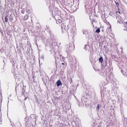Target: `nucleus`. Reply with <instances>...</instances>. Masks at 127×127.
<instances>
[{
  "label": "nucleus",
  "mask_w": 127,
  "mask_h": 127,
  "mask_svg": "<svg viewBox=\"0 0 127 127\" xmlns=\"http://www.w3.org/2000/svg\"><path fill=\"white\" fill-rule=\"evenodd\" d=\"M100 32V29L99 28H98V29H97L96 31V32L97 33H99Z\"/></svg>",
  "instance_id": "1a4fd4ad"
},
{
  "label": "nucleus",
  "mask_w": 127,
  "mask_h": 127,
  "mask_svg": "<svg viewBox=\"0 0 127 127\" xmlns=\"http://www.w3.org/2000/svg\"><path fill=\"white\" fill-rule=\"evenodd\" d=\"M1 120L0 119V124H1L2 123V122L1 121Z\"/></svg>",
  "instance_id": "9b49d317"
},
{
  "label": "nucleus",
  "mask_w": 127,
  "mask_h": 127,
  "mask_svg": "<svg viewBox=\"0 0 127 127\" xmlns=\"http://www.w3.org/2000/svg\"><path fill=\"white\" fill-rule=\"evenodd\" d=\"M8 21V19L6 17V16L5 17V20L4 21V22H7Z\"/></svg>",
  "instance_id": "9d476101"
},
{
  "label": "nucleus",
  "mask_w": 127,
  "mask_h": 127,
  "mask_svg": "<svg viewBox=\"0 0 127 127\" xmlns=\"http://www.w3.org/2000/svg\"><path fill=\"white\" fill-rule=\"evenodd\" d=\"M22 13H24V12H22Z\"/></svg>",
  "instance_id": "4468645a"
},
{
  "label": "nucleus",
  "mask_w": 127,
  "mask_h": 127,
  "mask_svg": "<svg viewBox=\"0 0 127 127\" xmlns=\"http://www.w3.org/2000/svg\"><path fill=\"white\" fill-rule=\"evenodd\" d=\"M89 46L88 45H85V50H87L88 49V48H89Z\"/></svg>",
  "instance_id": "6e6552de"
},
{
  "label": "nucleus",
  "mask_w": 127,
  "mask_h": 127,
  "mask_svg": "<svg viewBox=\"0 0 127 127\" xmlns=\"http://www.w3.org/2000/svg\"><path fill=\"white\" fill-rule=\"evenodd\" d=\"M119 13H120V12L119 11Z\"/></svg>",
  "instance_id": "f8f14e48"
},
{
  "label": "nucleus",
  "mask_w": 127,
  "mask_h": 127,
  "mask_svg": "<svg viewBox=\"0 0 127 127\" xmlns=\"http://www.w3.org/2000/svg\"><path fill=\"white\" fill-rule=\"evenodd\" d=\"M83 34H84V32H83Z\"/></svg>",
  "instance_id": "f3484780"
},
{
  "label": "nucleus",
  "mask_w": 127,
  "mask_h": 127,
  "mask_svg": "<svg viewBox=\"0 0 127 127\" xmlns=\"http://www.w3.org/2000/svg\"><path fill=\"white\" fill-rule=\"evenodd\" d=\"M116 4L117 5V4H117V3H116Z\"/></svg>",
  "instance_id": "2eb2a0df"
},
{
  "label": "nucleus",
  "mask_w": 127,
  "mask_h": 127,
  "mask_svg": "<svg viewBox=\"0 0 127 127\" xmlns=\"http://www.w3.org/2000/svg\"><path fill=\"white\" fill-rule=\"evenodd\" d=\"M29 16L28 15H26L25 16L24 19L25 20H27Z\"/></svg>",
  "instance_id": "7ed1b4c3"
},
{
  "label": "nucleus",
  "mask_w": 127,
  "mask_h": 127,
  "mask_svg": "<svg viewBox=\"0 0 127 127\" xmlns=\"http://www.w3.org/2000/svg\"><path fill=\"white\" fill-rule=\"evenodd\" d=\"M62 83L60 80H58L57 82V85L58 86H59L61 85H62Z\"/></svg>",
  "instance_id": "f03ea898"
},
{
  "label": "nucleus",
  "mask_w": 127,
  "mask_h": 127,
  "mask_svg": "<svg viewBox=\"0 0 127 127\" xmlns=\"http://www.w3.org/2000/svg\"><path fill=\"white\" fill-rule=\"evenodd\" d=\"M67 27L64 24H62L61 25V28L62 30V31H64V30H67Z\"/></svg>",
  "instance_id": "f257e3e1"
},
{
  "label": "nucleus",
  "mask_w": 127,
  "mask_h": 127,
  "mask_svg": "<svg viewBox=\"0 0 127 127\" xmlns=\"http://www.w3.org/2000/svg\"><path fill=\"white\" fill-rule=\"evenodd\" d=\"M116 4L117 5V4H117V3H116Z\"/></svg>",
  "instance_id": "dca6fc26"
},
{
  "label": "nucleus",
  "mask_w": 127,
  "mask_h": 127,
  "mask_svg": "<svg viewBox=\"0 0 127 127\" xmlns=\"http://www.w3.org/2000/svg\"><path fill=\"white\" fill-rule=\"evenodd\" d=\"M123 74L124 75H126L127 77V70H126L125 71V72H123Z\"/></svg>",
  "instance_id": "423d86ee"
},
{
  "label": "nucleus",
  "mask_w": 127,
  "mask_h": 127,
  "mask_svg": "<svg viewBox=\"0 0 127 127\" xmlns=\"http://www.w3.org/2000/svg\"><path fill=\"white\" fill-rule=\"evenodd\" d=\"M99 110V105L98 104L97 106L96 107V110L97 111H98Z\"/></svg>",
  "instance_id": "0eeeda50"
},
{
  "label": "nucleus",
  "mask_w": 127,
  "mask_h": 127,
  "mask_svg": "<svg viewBox=\"0 0 127 127\" xmlns=\"http://www.w3.org/2000/svg\"><path fill=\"white\" fill-rule=\"evenodd\" d=\"M62 64L63 65V64H64V63H63Z\"/></svg>",
  "instance_id": "ddd939ff"
},
{
  "label": "nucleus",
  "mask_w": 127,
  "mask_h": 127,
  "mask_svg": "<svg viewBox=\"0 0 127 127\" xmlns=\"http://www.w3.org/2000/svg\"><path fill=\"white\" fill-rule=\"evenodd\" d=\"M62 22L61 20L59 19L57 21V24H59L60 23H61Z\"/></svg>",
  "instance_id": "39448f33"
},
{
  "label": "nucleus",
  "mask_w": 127,
  "mask_h": 127,
  "mask_svg": "<svg viewBox=\"0 0 127 127\" xmlns=\"http://www.w3.org/2000/svg\"><path fill=\"white\" fill-rule=\"evenodd\" d=\"M99 62L101 63H102L103 61V58L102 57H100L99 58Z\"/></svg>",
  "instance_id": "20e7f679"
}]
</instances>
